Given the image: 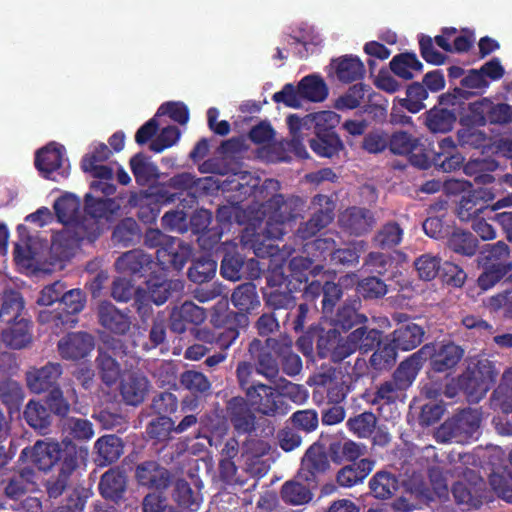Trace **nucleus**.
Returning a JSON list of instances; mask_svg holds the SVG:
<instances>
[{
  "label": "nucleus",
  "mask_w": 512,
  "mask_h": 512,
  "mask_svg": "<svg viewBox=\"0 0 512 512\" xmlns=\"http://www.w3.org/2000/svg\"><path fill=\"white\" fill-rule=\"evenodd\" d=\"M53 208L56 217L64 225L63 229L53 238L52 248L68 257L76 248L80 247L83 239H78V226L82 224L81 202L73 194L59 197Z\"/></svg>",
  "instance_id": "obj_1"
},
{
  "label": "nucleus",
  "mask_w": 512,
  "mask_h": 512,
  "mask_svg": "<svg viewBox=\"0 0 512 512\" xmlns=\"http://www.w3.org/2000/svg\"><path fill=\"white\" fill-rule=\"evenodd\" d=\"M144 244L149 248H157L156 259L163 270H182L192 254L189 244L180 238L165 235L159 229H148Z\"/></svg>",
  "instance_id": "obj_2"
},
{
  "label": "nucleus",
  "mask_w": 512,
  "mask_h": 512,
  "mask_svg": "<svg viewBox=\"0 0 512 512\" xmlns=\"http://www.w3.org/2000/svg\"><path fill=\"white\" fill-rule=\"evenodd\" d=\"M213 323L215 330L200 328L196 332V338L226 352L239 338L240 329L249 325V317L244 313H234V310L227 309L223 313H217Z\"/></svg>",
  "instance_id": "obj_3"
},
{
  "label": "nucleus",
  "mask_w": 512,
  "mask_h": 512,
  "mask_svg": "<svg viewBox=\"0 0 512 512\" xmlns=\"http://www.w3.org/2000/svg\"><path fill=\"white\" fill-rule=\"evenodd\" d=\"M477 261L483 269L478 276L477 285L483 291L494 287L512 270L510 248L503 241L485 245Z\"/></svg>",
  "instance_id": "obj_4"
},
{
  "label": "nucleus",
  "mask_w": 512,
  "mask_h": 512,
  "mask_svg": "<svg viewBox=\"0 0 512 512\" xmlns=\"http://www.w3.org/2000/svg\"><path fill=\"white\" fill-rule=\"evenodd\" d=\"M340 117L333 111L314 114V134L308 140L311 150L319 157L332 158L344 149V144L336 132Z\"/></svg>",
  "instance_id": "obj_5"
},
{
  "label": "nucleus",
  "mask_w": 512,
  "mask_h": 512,
  "mask_svg": "<svg viewBox=\"0 0 512 512\" xmlns=\"http://www.w3.org/2000/svg\"><path fill=\"white\" fill-rule=\"evenodd\" d=\"M85 300L80 289H65L57 309L41 310L37 320L41 324L49 325L55 333L73 328L78 322L77 315L84 309Z\"/></svg>",
  "instance_id": "obj_6"
},
{
  "label": "nucleus",
  "mask_w": 512,
  "mask_h": 512,
  "mask_svg": "<svg viewBox=\"0 0 512 512\" xmlns=\"http://www.w3.org/2000/svg\"><path fill=\"white\" fill-rule=\"evenodd\" d=\"M119 209L120 206L114 199L95 198L91 194H86L82 224L78 226L79 232L74 233L79 235L78 239H83V242H94L102 232L100 220L112 221Z\"/></svg>",
  "instance_id": "obj_7"
},
{
  "label": "nucleus",
  "mask_w": 512,
  "mask_h": 512,
  "mask_svg": "<svg viewBox=\"0 0 512 512\" xmlns=\"http://www.w3.org/2000/svg\"><path fill=\"white\" fill-rule=\"evenodd\" d=\"M481 423L480 414L473 409H464L440 425L435 433L438 442L467 443L474 438Z\"/></svg>",
  "instance_id": "obj_8"
},
{
  "label": "nucleus",
  "mask_w": 512,
  "mask_h": 512,
  "mask_svg": "<svg viewBox=\"0 0 512 512\" xmlns=\"http://www.w3.org/2000/svg\"><path fill=\"white\" fill-rule=\"evenodd\" d=\"M245 396L250 405L264 416H284L291 409L283 394L279 393L275 387L259 381L247 389Z\"/></svg>",
  "instance_id": "obj_9"
},
{
  "label": "nucleus",
  "mask_w": 512,
  "mask_h": 512,
  "mask_svg": "<svg viewBox=\"0 0 512 512\" xmlns=\"http://www.w3.org/2000/svg\"><path fill=\"white\" fill-rule=\"evenodd\" d=\"M310 218L302 222L296 230V235L302 240L316 236L321 230L329 226L335 218L336 202L332 196L316 194L312 200Z\"/></svg>",
  "instance_id": "obj_10"
},
{
  "label": "nucleus",
  "mask_w": 512,
  "mask_h": 512,
  "mask_svg": "<svg viewBox=\"0 0 512 512\" xmlns=\"http://www.w3.org/2000/svg\"><path fill=\"white\" fill-rule=\"evenodd\" d=\"M64 155V147L51 142L36 152L35 167L42 177L60 182L66 179L70 173V165Z\"/></svg>",
  "instance_id": "obj_11"
},
{
  "label": "nucleus",
  "mask_w": 512,
  "mask_h": 512,
  "mask_svg": "<svg viewBox=\"0 0 512 512\" xmlns=\"http://www.w3.org/2000/svg\"><path fill=\"white\" fill-rule=\"evenodd\" d=\"M264 215L267 217V221L261 232H251L246 228L241 237L244 246L251 248L258 257L271 254L270 250L273 248V244L270 241L280 240L286 234V222L274 218L272 214Z\"/></svg>",
  "instance_id": "obj_12"
},
{
  "label": "nucleus",
  "mask_w": 512,
  "mask_h": 512,
  "mask_svg": "<svg viewBox=\"0 0 512 512\" xmlns=\"http://www.w3.org/2000/svg\"><path fill=\"white\" fill-rule=\"evenodd\" d=\"M271 341L278 338L268 337L265 341L254 338L248 346V352L254 361L255 372L270 382H276L280 373L279 357L276 355V346Z\"/></svg>",
  "instance_id": "obj_13"
},
{
  "label": "nucleus",
  "mask_w": 512,
  "mask_h": 512,
  "mask_svg": "<svg viewBox=\"0 0 512 512\" xmlns=\"http://www.w3.org/2000/svg\"><path fill=\"white\" fill-rule=\"evenodd\" d=\"M486 492V482L475 471L468 470L464 478L456 481L451 493L458 506L463 510L478 509L483 504Z\"/></svg>",
  "instance_id": "obj_14"
},
{
  "label": "nucleus",
  "mask_w": 512,
  "mask_h": 512,
  "mask_svg": "<svg viewBox=\"0 0 512 512\" xmlns=\"http://www.w3.org/2000/svg\"><path fill=\"white\" fill-rule=\"evenodd\" d=\"M251 405L242 396H234L225 403L224 417L238 435H250L256 430V415Z\"/></svg>",
  "instance_id": "obj_15"
},
{
  "label": "nucleus",
  "mask_w": 512,
  "mask_h": 512,
  "mask_svg": "<svg viewBox=\"0 0 512 512\" xmlns=\"http://www.w3.org/2000/svg\"><path fill=\"white\" fill-rule=\"evenodd\" d=\"M156 267H160L159 262H155L150 254L141 249L127 251L115 261L116 270L132 279L149 277L156 271Z\"/></svg>",
  "instance_id": "obj_16"
},
{
  "label": "nucleus",
  "mask_w": 512,
  "mask_h": 512,
  "mask_svg": "<svg viewBox=\"0 0 512 512\" xmlns=\"http://www.w3.org/2000/svg\"><path fill=\"white\" fill-rule=\"evenodd\" d=\"M260 272L259 261L254 258L246 260L237 251L226 252L220 265L221 276L230 281H238L242 278L257 279L260 276Z\"/></svg>",
  "instance_id": "obj_17"
},
{
  "label": "nucleus",
  "mask_w": 512,
  "mask_h": 512,
  "mask_svg": "<svg viewBox=\"0 0 512 512\" xmlns=\"http://www.w3.org/2000/svg\"><path fill=\"white\" fill-rule=\"evenodd\" d=\"M342 295L343 291L339 284L333 281L322 283L319 280H313L305 286L302 297L317 309L316 301L321 297V311L323 314L328 315L333 312L335 305Z\"/></svg>",
  "instance_id": "obj_18"
},
{
  "label": "nucleus",
  "mask_w": 512,
  "mask_h": 512,
  "mask_svg": "<svg viewBox=\"0 0 512 512\" xmlns=\"http://www.w3.org/2000/svg\"><path fill=\"white\" fill-rule=\"evenodd\" d=\"M134 477L139 486L160 493L167 490L172 482L171 472L156 460H146L137 464Z\"/></svg>",
  "instance_id": "obj_19"
},
{
  "label": "nucleus",
  "mask_w": 512,
  "mask_h": 512,
  "mask_svg": "<svg viewBox=\"0 0 512 512\" xmlns=\"http://www.w3.org/2000/svg\"><path fill=\"white\" fill-rule=\"evenodd\" d=\"M126 349L127 347L123 341L119 339H112L108 343V350L99 348L95 362L99 370V376L107 386H112L118 381L121 367L114 356L126 355Z\"/></svg>",
  "instance_id": "obj_20"
},
{
  "label": "nucleus",
  "mask_w": 512,
  "mask_h": 512,
  "mask_svg": "<svg viewBox=\"0 0 512 512\" xmlns=\"http://www.w3.org/2000/svg\"><path fill=\"white\" fill-rule=\"evenodd\" d=\"M316 352L320 359H330L334 363H341L351 355L346 338H343L340 331L335 328L319 330Z\"/></svg>",
  "instance_id": "obj_21"
},
{
  "label": "nucleus",
  "mask_w": 512,
  "mask_h": 512,
  "mask_svg": "<svg viewBox=\"0 0 512 512\" xmlns=\"http://www.w3.org/2000/svg\"><path fill=\"white\" fill-rule=\"evenodd\" d=\"M434 345L425 344L418 351L403 360L393 372L392 380L403 391L407 390L416 379L423 364L433 354Z\"/></svg>",
  "instance_id": "obj_22"
},
{
  "label": "nucleus",
  "mask_w": 512,
  "mask_h": 512,
  "mask_svg": "<svg viewBox=\"0 0 512 512\" xmlns=\"http://www.w3.org/2000/svg\"><path fill=\"white\" fill-rule=\"evenodd\" d=\"M306 203L299 196L284 198L282 194H275L262 204L263 214H272L274 218L289 223L302 217Z\"/></svg>",
  "instance_id": "obj_23"
},
{
  "label": "nucleus",
  "mask_w": 512,
  "mask_h": 512,
  "mask_svg": "<svg viewBox=\"0 0 512 512\" xmlns=\"http://www.w3.org/2000/svg\"><path fill=\"white\" fill-rule=\"evenodd\" d=\"M63 373L60 363L47 362L44 366L30 368L26 374V384L29 390L35 394L48 392L58 387V380Z\"/></svg>",
  "instance_id": "obj_24"
},
{
  "label": "nucleus",
  "mask_w": 512,
  "mask_h": 512,
  "mask_svg": "<svg viewBox=\"0 0 512 512\" xmlns=\"http://www.w3.org/2000/svg\"><path fill=\"white\" fill-rule=\"evenodd\" d=\"M94 346V337L84 331L70 332L57 343L60 356L70 361H78L87 357Z\"/></svg>",
  "instance_id": "obj_25"
},
{
  "label": "nucleus",
  "mask_w": 512,
  "mask_h": 512,
  "mask_svg": "<svg viewBox=\"0 0 512 512\" xmlns=\"http://www.w3.org/2000/svg\"><path fill=\"white\" fill-rule=\"evenodd\" d=\"M330 467L327 453L318 444L311 445L305 452L299 470V476L308 484L317 485L319 476Z\"/></svg>",
  "instance_id": "obj_26"
},
{
  "label": "nucleus",
  "mask_w": 512,
  "mask_h": 512,
  "mask_svg": "<svg viewBox=\"0 0 512 512\" xmlns=\"http://www.w3.org/2000/svg\"><path fill=\"white\" fill-rule=\"evenodd\" d=\"M267 289L263 291V298L267 307L274 311L291 310L296 306V298L290 290L281 289L285 282L283 273H273L267 278Z\"/></svg>",
  "instance_id": "obj_27"
},
{
  "label": "nucleus",
  "mask_w": 512,
  "mask_h": 512,
  "mask_svg": "<svg viewBox=\"0 0 512 512\" xmlns=\"http://www.w3.org/2000/svg\"><path fill=\"white\" fill-rule=\"evenodd\" d=\"M61 456L58 442H45L38 440L33 447L24 448L20 458H29L31 463L40 471L47 472L58 463Z\"/></svg>",
  "instance_id": "obj_28"
},
{
  "label": "nucleus",
  "mask_w": 512,
  "mask_h": 512,
  "mask_svg": "<svg viewBox=\"0 0 512 512\" xmlns=\"http://www.w3.org/2000/svg\"><path fill=\"white\" fill-rule=\"evenodd\" d=\"M488 194L484 189H478L462 195L457 205L458 218L463 222H468L477 219L481 214L490 217Z\"/></svg>",
  "instance_id": "obj_29"
},
{
  "label": "nucleus",
  "mask_w": 512,
  "mask_h": 512,
  "mask_svg": "<svg viewBox=\"0 0 512 512\" xmlns=\"http://www.w3.org/2000/svg\"><path fill=\"white\" fill-rule=\"evenodd\" d=\"M338 223L350 235L361 236L372 229L375 219L370 210L353 206L340 213Z\"/></svg>",
  "instance_id": "obj_30"
},
{
  "label": "nucleus",
  "mask_w": 512,
  "mask_h": 512,
  "mask_svg": "<svg viewBox=\"0 0 512 512\" xmlns=\"http://www.w3.org/2000/svg\"><path fill=\"white\" fill-rule=\"evenodd\" d=\"M206 319L205 309L192 301H185L170 314L169 327L172 332L182 334L189 325H200Z\"/></svg>",
  "instance_id": "obj_31"
},
{
  "label": "nucleus",
  "mask_w": 512,
  "mask_h": 512,
  "mask_svg": "<svg viewBox=\"0 0 512 512\" xmlns=\"http://www.w3.org/2000/svg\"><path fill=\"white\" fill-rule=\"evenodd\" d=\"M4 494L13 500H19L36 489V473L32 467H23L2 481Z\"/></svg>",
  "instance_id": "obj_32"
},
{
  "label": "nucleus",
  "mask_w": 512,
  "mask_h": 512,
  "mask_svg": "<svg viewBox=\"0 0 512 512\" xmlns=\"http://www.w3.org/2000/svg\"><path fill=\"white\" fill-rule=\"evenodd\" d=\"M98 321L106 330L117 335H125L131 327L129 311H121L108 301L99 304Z\"/></svg>",
  "instance_id": "obj_33"
},
{
  "label": "nucleus",
  "mask_w": 512,
  "mask_h": 512,
  "mask_svg": "<svg viewBox=\"0 0 512 512\" xmlns=\"http://www.w3.org/2000/svg\"><path fill=\"white\" fill-rule=\"evenodd\" d=\"M60 444L59 471L62 475L71 477L82 465L86 464L88 449L64 438Z\"/></svg>",
  "instance_id": "obj_34"
},
{
  "label": "nucleus",
  "mask_w": 512,
  "mask_h": 512,
  "mask_svg": "<svg viewBox=\"0 0 512 512\" xmlns=\"http://www.w3.org/2000/svg\"><path fill=\"white\" fill-rule=\"evenodd\" d=\"M160 272L154 271L145 281L148 289V296L154 304L162 305L171 296L172 291H180L184 285L180 280L167 279L166 271L160 266Z\"/></svg>",
  "instance_id": "obj_35"
},
{
  "label": "nucleus",
  "mask_w": 512,
  "mask_h": 512,
  "mask_svg": "<svg viewBox=\"0 0 512 512\" xmlns=\"http://www.w3.org/2000/svg\"><path fill=\"white\" fill-rule=\"evenodd\" d=\"M361 301L359 298L345 301L337 309L331 320L333 328L338 331L347 332L353 328H357L362 324H366L368 318L365 314L359 312Z\"/></svg>",
  "instance_id": "obj_36"
},
{
  "label": "nucleus",
  "mask_w": 512,
  "mask_h": 512,
  "mask_svg": "<svg viewBox=\"0 0 512 512\" xmlns=\"http://www.w3.org/2000/svg\"><path fill=\"white\" fill-rule=\"evenodd\" d=\"M149 381L146 376L137 372L126 374L120 382V394L127 405L141 404L149 390Z\"/></svg>",
  "instance_id": "obj_37"
},
{
  "label": "nucleus",
  "mask_w": 512,
  "mask_h": 512,
  "mask_svg": "<svg viewBox=\"0 0 512 512\" xmlns=\"http://www.w3.org/2000/svg\"><path fill=\"white\" fill-rule=\"evenodd\" d=\"M127 489L125 473L119 468H110L104 472L98 484L100 495L114 503H119Z\"/></svg>",
  "instance_id": "obj_38"
},
{
  "label": "nucleus",
  "mask_w": 512,
  "mask_h": 512,
  "mask_svg": "<svg viewBox=\"0 0 512 512\" xmlns=\"http://www.w3.org/2000/svg\"><path fill=\"white\" fill-rule=\"evenodd\" d=\"M491 405L499 409L504 417L496 423L501 434L512 435V387L499 385L492 393Z\"/></svg>",
  "instance_id": "obj_39"
},
{
  "label": "nucleus",
  "mask_w": 512,
  "mask_h": 512,
  "mask_svg": "<svg viewBox=\"0 0 512 512\" xmlns=\"http://www.w3.org/2000/svg\"><path fill=\"white\" fill-rule=\"evenodd\" d=\"M23 418L27 425L40 435L50 432L53 415L40 400L31 399L23 411Z\"/></svg>",
  "instance_id": "obj_40"
},
{
  "label": "nucleus",
  "mask_w": 512,
  "mask_h": 512,
  "mask_svg": "<svg viewBox=\"0 0 512 512\" xmlns=\"http://www.w3.org/2000/svg\"><path fill=\"white\" fill-rule=\"evenodd\" d=\"M376 462L370 458H362L358 462L350 463L342 467L336 474V482L344 488H351L372 472Z\"/></svg>",
  "instance_id": "obj_41"
},
{
  "label": "nucleus",
  "mask_w": 512,
  "mask_h": 512,
  "mask_svg": "<svg viewBox=\"0 0 512 512\" xmlns=\"http://www.w3.org/2000/svg\"><path fill=\"white\" fill-rule=\"evenodd\" d=\"M331 66L337 79L345 84L361 81L365 76V66L359 57L347 54L333 59Z\"/></svg>",
  "instance_id": "obj_42"
},
{
  "label": "nucleus",
  "mask_w": 512,
  "mask_h": 512,
  "mask_svg": "<svg viewBox=\"0 0 512 512\" xmlns=\"http://www.w3.org/2000/svg\"><path fill=\"white\" fill-rule=\"evenodd\" d=\"M286 122L291 135V139L288 142L289 148L300 158H308L309 155L303 143V130L309 129L312 125L314 126V114L307 115L304 118L291 114L287 117Z\"/></svg>",
  "instance_id": "obj_43"
},
{
  "label": "nucleus",
  "mask_w": 512,
  "mask_h": 512,
  "mask_svg": "<svg viewBox=\"0 0 512 512\" xmlns=\"http://www.w3.org/2000/svg\"><path fill=\"white\" fill-rule=\"evenodd\" d=\"M270 343L276 346V355L281 362V369L284 374L294 377L302 371L303 364L301 357L293 351L292 339L288 336L278 338V341Z\"/></svg>",
  "instance_id": "obj_44"
},
{
  "label": "nucleus",
  "mask_w": 512,
  "mask_h": 512,
  "mask_svg": "<svg viewBox=\"0 0 512 512\" xmlns=\"http://www.w3.org/2000/svg\"><path fill=\"white\" fill-rule=\"evenodd\" d=\"M96 450L95 461L99 466H107L115 463L124 452V443L120 437L114 434L103 435L94 444Z\"/></svg>",
  "instance_id": "obj_45"
},
{
  "label": "nucleus",
  "mask_w": 512,
  "mask_h": 512,
  "mask_svg": "<svg viewBox=\"0 0 512 512\" xmlns=\"http://www.w3.org/2000/svg\"><path fill=\"white\" fill-rule=\"evenodd\" d=\"M382 332L376 328H368L365 324L351 331L347 337V345L351 355L359 350L362 353L372 351L380 344Z\"/></svg>",
  "instance_id": "obj_46"
},
{
  "label": "nucleus",
  "mask_w": 512,
  "mask_h": 512,
  "mask_svg": "<svg viewBox=\"0 0 512 512\" xmlns=\"http://www.w3.org/2000/svg\"><path fill=\"white\" fill-rule=\"evenodd\" d=\"M425 335L424 328L416 323L401 324L392 332L391 342L402 351L413 350L418 347Z\"/></svg>",
  "instance_id": "obj_47"
},
{
  "label": "nucleus",
  "mask_w": 512,
  "mask_h": 512,
  "mask_svg": "<svg viewBox=\"0 0 512 512\" xmlns=\"http://www.w3.org/2000/svg\"><path fill=\"white\" fill-rule=\"evenodd\" d=\"M390 70L403 80H411L415 73H421L424 65L414 52H403L395 55L390 63Z\"/></svg>",
  "instance_id": "obj_48"
},
{
  "label": "nucleus",
  "mask_w": 512,
  "mask_h": 512,
  "mask_svg": "<svg viewBox=\"0 0 512 512\" xmlns=\"http://www.w3.org/2000/svg\"><path fill=\"white\" fill-rule=\"evenodd\" d=\"M463 356V349L454 344L442 345L438 350L434 348L431 359V366L435 372H445L455 367Z\"/></svg>",
  "instance_id": "obj_49"
},
{
  "label": "nucleus",
  "mask_w": 512,
  "mask_h": 512,
  "mask_svg": "<svg viewBox=\"0 0 512 512\" xmlns=\"http://www.w3.org/2000/svg\"><path fill=\"white\" fill-rule=\"evenodd\" d=\"M231 302L238 309L234 313H244L248 316L252 310L260 306L256 285L252 282L238 285L231 295Z\"/></svg>",
  "instance_id": "obj_50"
},
{
  "label": "nucleus",
  "mask_w": 512,
  "mask_h": 512,
  "mask_svg": "<svg viewBox=\"0 0 512 512\" xmlns=\"http://www.w3.org/2000/svg\"><path fill=\"white\" fill-rule=\"evenodd\" d=\"M365 445L352 440L333 441L329 444V455L334 463L358 462V459L365 453Z\"/></svg>",
  "instance_id": "obj_51"
},
{
  "label": "nucleus",
  "mask_w": 512,
  "mask_h": 512,
  "mask_svg": "<svg viewBox=\"0 0 512 512\" xmlns=\"http://www.w3.org/2000/svg\"><path fill=\"white\" fill-rule=\"evenodd\" d=\"M447 247L461 256L473 257L479 249V241L472 232L455 229L447 239Z\"/></svg>",
  "instance_id": "obj_52"
},
{
  "label": "nucleus",
  "mask_w": 512,
  "mask_h": 512,
  "mask_svg": "<svg viewBox=\"0 0 512 512\" xmlns=\"http://www.w3.org/2000/svg\"><path fill=\"white\" fill-rule=\"evenodd\" d=\"M2 332L3 343L11 349H22L32 341L31 323L21 318Z\"/></svg>",
  "instance_id": "obj_53"
},
{
  "label": "nucleus",
  "mask_w": 512,
  "mask_h": 512,
  "mask_svg": "<svg viewBox=\"0 0 512 512\" xmlns=\"http://www.w3.org/2000/svg\"><path fill=\"white\" fill-rule=\"evenodd\" d=\"M260 179L248 171H237L230 174L223 181V189L236 191L240 196L247 198L255 193Z\"/></svg>",
  "instance_id": "obj_54"
},
{
  "label": "nucleus",
  "mask_w": 512,
  "mask_h": 512,
  "mask_svg": "<svg viewBox=\"0 0 512 512\" xmlns=\"http://www.w3.org/2000/svg\"><path fill=\"white\" fill-rule=\"evenodd\" d=\"M129 165L136 183L140 186H146L159 177L158 167L142 152L133 155Z\"/></svg>",
  "instance_id": "obj_55"
},
{
  "label": "nucleus",
  "mask_w": 512,
  "mask_h": 512,
  "mask_svg": "<svg viewBox=\"0 0 512 512\" xmlns=\"http://www.w3.org/2000/svg\"><path fill=\"white\" fill-rule=\"evenodd\" d=\"M372 495L381 500L391 498L399 488L398 478L391 472L378 471L369 481Z\"/></svg>",
  "instance_id": "obj_56"
},
{
  "label": "nucleus",
  "mask_w": 512,
  "mask_h": 512,
  "mask_svg": "<svg viewBox=\"0 0 512 512\" xmlns=\"http://www.w3.org/2000/svg\"><path fill=\"white\" fill-rule=\"evenodd\" d=\"M172 499L179 508L190 512L200 508L201 498L185 479H177L172 490Z\"/></svg>",
  "instance_id": "obj_57"
},
{
  "label": "nucleus",
  "mask_w": 512,
  "mask_h": 512,
  "mask_svg": "<svg viewBox=\"0 0 512 512\" xmlns=\"http://www.w3.org/2000/svg\"><path fill=\"white\" fill-rule=\"evenodd\" d=\"M490 101L491 99L484 97L470 102L460 117L461 126L483 127L488 124Z\"/></svg>",
  "instance_id": "obj_58"
},
{
  "label": "nucleus",
  "mask_w": 512,
  "mask_h": 512,
  "mask_svg": "<svg viewBox=\"0 0 512 512\" xmlns=\"http://www.w3.org/2000/svg\"><path fill=\"white\" fill-rule=\"evenodd\" d=\"M217 266V261L211 256L197 257L188 269V279L197 284L207 283L215 277Z\"/></svg>",
  "instance_id": "obj_59"
},
{
  "label": "nucleus",
  "mask_w": 512,
  "mask_h": 512,
  "mask_svg": "<svg viewBox=\"0 0 512 512\" xmlns=\"http://www.w3.org/2000/svg\"><path fill=\"white\" fill-rule=\"evenodd\" d=\"M302 102H321L328 96V87L319 75H308L298 82Z\"/></svg>",
  "instance_id": "obj_60"
},
{
  "label": "nucleus",
  "mask_w": 512,
  "mask_h": 512,
  "mask_svg": "<svg viewBox=\"0 0 512 512\" xmlns=\"http://www.w3.org/2000/svg\"><path fill=\"white\" fill-rule=\"evenodd\" d=\"M378 419L371 411H364L348 418L346 427L349 432L360 439L371 438L376 430Z\"/></svg>",
  "instance_id": "obj_61"
},
{
  "label": "nucleus",
  "mask_w": 512,
  "mask_h": 512,
  "mask_svg": "<svg viewBox=\"0 0 512 512\" xmlns=\"http://www.w3.org/2000/svg\"><path fill=\"white\" fill-rule=\"evenodd\" d=\"M280 497L284 503L298 506L309 503L313 498V493L306 485L290 480L282 485Z\"/></svg>",
  "instance_id": "obj_62"
},
{
  "label": "nucleus",
  "mask_w": 512,
  "mask_h": 512,
  "mask_svg": "<svg viewBox=\"0 0 512 512\" xmlns=\"http://www.w3.org/2000/svg\"><path fill=\"white\" fill-rule=\"evenodd\" d=\"M403 235V227L397 221H388L377 231L373 240L376 246L390 249L401 243Z\"/></svg>",
  "instance_id": "obj_63"
},
{
  "label": "nucleus",
  "mask_w": 512,
  "mask_h": 512,
  "mask_svg": "<svg viewBox=\"0 0 512 512\" xmlns=\"http://www.w3.org/2000/svg\"><path fill=\"white\" fill-rule=\"evenodd\" d=\"M456 121L453 111L446 108H433L427 112L426 126L433 133H447L452 130Z\"/></svg>",
  "instance_id": "obj_64"
}]
</instances>
